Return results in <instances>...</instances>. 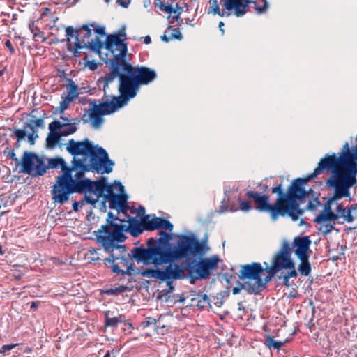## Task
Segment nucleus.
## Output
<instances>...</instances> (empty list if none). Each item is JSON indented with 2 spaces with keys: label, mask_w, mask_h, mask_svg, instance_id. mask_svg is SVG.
Returning a JSON list of instances; mask_svg holds the SVG:
<instances>
[{
  "label": "nucleus",
  "mask_w": 357,
  "mask_h": 357,
  "mask_svg": "<svg viewBox=\"0 0 357 357\" xmlns=\"http://www.w3.org/2000/svg\"><path fill=\"white\" fill-rule=\"evenodd\" d=\"M66 151L73 156L71 166L64 162L61 167L62 174L56 177L51 190L54 203L61 205L66 203L71 195L83 194L89 179L85 176L86 172L109 174L114 165L107 151L94 145L88 138L82 141L70 139L66 144Z\"/></svg>",
  "instance_id": "1"
},
{
  "label": "nucleus",
  "mask_w": 357,
  "mask_h": 357,
  "mask_svg": "<svg viewBox=\"0 0 357 357\" xmlns=\"http://www.w3.org/2000/svg\"><path fill=\"white\" fill-rule=\"evenodd\" d=\"M176 237L173 258L177 262L184 260L185 268H190L204 280L208 279L218 266V255L204 257L208 248L193 233L176 234Z\"/></svg>",
  "instance_id": "2"
},
{
  "label": "nucleus",
  "mask_w": 357,
  "mask_h": 357,
  "mask_svg": "<svg viewBox=\"0 0 357 357\" xmlns=\"http://www.w3.org/2000/svg\"><path fill=\"white\" fill-rule=\"evenodd\" d=\"M158 234L160 236L158 239L151 237L147 240V247L143 245L134 247L128 253V257L138 264H154L155 267L169 262L175 250V243H172L171 241L176 234L164 231H159Z\"/></svg>",
  "instance_id": "3"
},
{
  "label": "nucleus",
  "mask_w": 357,
  "mask_h": 357,
  "mask_svg": "<svg viewBox=\"0 0 357 357\" xmlns=\"http://www.w3.org/2000/svg\"><path fill=\"white\" fill-rule=\"evenodd\" d=\"M245 196L252 200L255 210L268 213L273 221L277 220L280 216H288L293 221H296L305 212V210L300 207V202L305 201V197L277 195V199L271 204L268 195L248 190Z\"/></svg>",
  "instance_id": "4"
},
{
  "label": "nucleus",
  "mask_w": 357,
  "mask_h": 357,
  "mask_svg": "<svg viewBox=\"0 0 357 357\" xmlns=\"http://www.w3.org/2000/svg\"><path fill=\"white\" fill-rule=\"evenodd\" d=\"M157 77L156 72L146 66H133L128 60L119 68L110 75H105L98 82L103 83V91L106 94L109 84L115 78L120 82L134 98L142 85H147Z\"/></svg>",
  "instance_id": "5"
},
{
  "label": "nucleus",
  "mask_w": 357,
  "mask_h": 357,
  "mask_svg": "<svg viewBox=\"0 0 357 357\" xmlns=\"http://www.w3.org/2000/svg\"><path fill=\"white\" fill-rule=\"evenodd\" d=\"M97 44L93 46L97 50V54L102 61L108 65L109 73L105 75H110L119 68L127 59L128 52L125 31H116L106 36L104 41L96 39Z\"/></svg>",
  "instance_id": "6"
},
{
  "label": "nucleus",
  "mask_w": 357,
  "mask_h": 357,
  "mask_svg": "<svg viewBox=\"0 0 357 357\" xmlns=\"http://www.w3.org/2000/svg\"><path fill=\"white\" fill-rule=\"evenodd\" d=\"M65 160L61 157L45 158L39 156L35 152L25 151L22 156L20 173H24L31 177H39L43 176L48 169L61 168L64 164Z\"/></svg>",
  "instance_id": "7"
},
{
  "label": "nucleus",
  "mask_w": 357,
  "mask_h": 357,
  "mask_svg": "<svg viewBox=\"0 0 357 357\" xmlns=\"http://www.w3.org/2000/svg\"><path fill=\"white\" fill-rule=\"evenodd\" d=\"M176 262L173 257L169 259V262L166 264L164 268H159L155 267L153 268H146L142 271H139L137 274L143 277L153 278L161 282H165L168 287V291L172 292L174 290L173 282L174 280H181L183 275L181 272L176 268Z\"/></svg>",
  "instance_id": "8"
},
{
  "label": "nucleus",
  "mask_w": 357,
  "mask_h": 357,
  "mask_svg": "<svg viewBox=\"0 0 357 357\" xmlns=\"http://www.w3.org/2000/svg\"><path fill=\"white\" fill-rule=\"evenodd\" d=\"M114 185H115L108 183L105 176H101L96 181L89 178L83 191L85 203L95 206L100 197L116 195L114 192Z\"/></svg>",
  "instance_id": "9"
},
{
  "label": "nucleus",
  "mask_w": 357,
  "mask_h": 357,
  "mask_svg": "<svg viewBox=\"0 0 357 357\" xmlns=\"http://www.w3.org/2000/svg\"><path fill=\"white\" fill-rule=\"evenodd\" d=\"M109 89V87L107 89V92H108ZM118 90L120 93L119 96H110L107 95V93L106 94L104 93V97L98 101V104L97 103L98 101L94 100L91 101V105L96 107L106 115L114 113L119 109L126 105L128 102L133 98L120 82L118 84Z\"/></svg>",
  "instance_id": "10"
},
{
  "label": "nucleus",
  "mask_w": 357,
  "mask_h": 357,
  "mask_svg": "<svg viewBox=\"0 0 357 357\" xmlns=\"http://www.w3.org/2000/svg\"><path fill=\"white\" fill-rule=\"evenodd\" d=\"M326 185L328 190H333V193L331 197H328L324 205L323 211L328 214H331L333 216H336V219L339 218L338 213H335L331 208L332 204L342 198H349V201H351V192L350 190H347L340 183L335 181L334 178L327 179L326 181Z\"/></svg>",
  "instance_id": "11"
},
{
  "label": "nucleus",
  "mask_w": 357,
  "mask_h": 357,
  "mask_svg": "<svg viewBox=\"0 0 357 357\" xmlns=\"http://www.w3.org/2000/svg\"><path fill=\"white\" fill-rule=\"evenodd\" d=\"M342 158V151L338 153V155L335 153H332V155L326 154L320 160L317 167L314 169L316 173L321 174L324 172H331V174L328 178L331 179L335 174L344 171V163Z\"/></svg>",
  "instance_id": "12"
},
{
  "label": "nucleus",
  "mask_w": 357,
  "mask_h": 357,
  "mask_svg": "<svg viewBox=\"0 0 357 357\" xmlns=\"http://www.w3.org/2000/svg\"><path fill=\"white\" fill-rule=\"evenodd\" d=\"M127 238L126 234L122 232L116 231L110 232L107 234H97L96 239L97 243L100 244L106 252H112L114 249H122L126 250V246L125 245H119L123 243Z\"/></svg>",
  "instance_id": "13"
},
{
  "label": "nucleus",
  "mask_w": 357,
  "mask_h": 357,
  "mask_svg": "<svg viewBox=\"0 0 357 357\" xmlns=\"http://www.w3.org/2000/svg\"><path fill=\"white\" fill-rule=\"evenodd\" d=\"M151 215H144L140 219L137 217L128 216L127 219L128 225L122 224L119 231L125 234L129 233L132 237L137 238L142 234L144 231H149L148 219Z\"/></svg>",
  "instance_id": "14"
},
{
  "label": "nucleus",
  "mask_w": 357,
  "mask_h": 357,
  "mask_svg": "<svg viewBox=\"0 0 357 357\" xmlns=\"http://www.w3.org/2000/svg\"><path fill=\"white\" fill-rule=\"evenodd\" d=\"M264 5L260 6L256 1H244V3H238L236 1H228L224 3L225 9L230 13L234 10V15L236 17L243 16L248 11V7L250 4H254L255 9L258 15L265 13L268 8V3L266 0H261Z\"/></svg>",
  "instance_id": "15"
},
{
  "label": "nucleus",
  "mask_w": 357,
  "mask_h": 357,
  "mask_svg": "<svg viewBox=\"0 0 357 357\" xmlns=\"http://www.w3.org/2000/svg\"><path fill=\"white\" fill-rule=\"evenodd\" d=\"M291 254L292 250L289 243L284 241L280 249L273 256L271 265L280 272L284 271L294 261Z\"/></svg>",
  "instance_id": "16"
},
{
  "label": "nucleus",
  "mask_w": 357,
  "mask_h": 357,
  "mask_svg": "<svg viewBox=\"0 0 357 357\" xmlns=\"http://www.w3.org/2000/svg\"><path fill=\"white\" fill-rule=\"evenodd\" d=\"M264 273V267L259 262H252L241 265L238 277L239 279L245 280H252L253 283H257L259 279V276L262 275Z\"/></svg>",
  "instance_id": "17"
},
{
  "label": "nucleus",
  "mask_w": 357,
  "mask_h": 357,
  "mask_svg": "<svg viewBox=\"0 0 357 357\" xmlns=\"http://www.w3.org/2000/svg\"><path fill=\"white\" fill-rule=\"evenodd\" d=\"M271 192L277 195L298 197V198L305 196V186L298 181V178L292 181L287 191H284L282 183H276L275 186L271 188Z\"/></svg>",
  "instance_id": "18"
},
{
  "label": "nucleus",
  "mask_w": 357,
  "mask_h": 357,
  "mask_svg": "<svg viewBox=\"0 0 357 357\" xmlns=\"http://www.w3.org/2000/svg\"><path fill=\"white\" fill-rule=\"evenodd\" d=\"M66 39L68 43L67 50L68 52H72L75 57H79L81 52L79 50L86 48L79 40V33L75 28L71 26L66 28Z\"/></svg>",
  "instance_id": "19"
},
{
  "label": "nucleus",
  "mask_w": 357,
  "mask_h": 357,
  "mask_svg": "<svg viewBox=\"0 0 357 357\" xmlns=\"http://www.w3.org/2000/svg\"><path fill=\"white\" fill-rule=\"evenodd\" d=\"M333 178L350 190L357 184V165L356 170L349 166L344 168V171L335 174Z\"/></svg>",
  "instance_id": "20"
},
{
  "label": "nucleus",
  "mask_w": 357,
  "mask_h": 357,
  "mask_svg": "<svg viewBox=\"0 0 357 357\" xmlns=\"http://www.w3.org/2000/svg\"><path fill=\"white\" fill-rule=\"evenodd\" d=\"M311 244L312 241L308 236L295 237L292 242V247L294 248V254L297 258L310 257L312 254Z\"/></svg>",
  "instance_id": "21"
},
{
  "label": "nucleus",
  "mask_w": 357,
  "mask_h": 357,
  "mask_svg": "<svg viewBox=\"0 0 357 357\" xmlns=\"http://www.w3.org/2000/svg\"><path fill=\"white\" fill-rule=\"evenodd\" d=\"M79 33V40L82 44L86 47L90 51L97 54V50H94L93 46L97 44V40L100 39L98 36L91 38L92 36V29L89 24H83L79 29H75Z\"/></svg>",
  "instance_id": "22"
},
{
  "label": "nucleus",
  "mask_w": 357,
  "mask_h": 357,
  "mask_svg": "<svg viewBox=\"0 0 357 357\" xmlns=\"http://www.w3.org/2000/svg\"><path fill=\"white\" fill-rule=\"evenodd\" d=\"M264 265L265 266L264 267V272L266 271L267 275L264 278L259 276L258 282L257 283H252L257 295L260 294V293L266 288L267 284L275 278L276 274L280 272L271 265L269 266L268 263L266 261L264 262Z\"/></svg>",
  "instance_id": "23"
},
{
  "label": "nucleus",
  "mask_w": 357,
  "mask_h": 357,
  "mask_svg": "<svg viewBox=\"0 0 357 357\" xmlns=\"http://www.w3.org/2000/svg\"><path fill=\"white\" fill-rule=\"evenodd\" d=\"M119 220V215H114L112 211L107 213L106 224L102 225L100 229L94 231L93 234L96 237L97 234H107L110 232L119 231L122 223L116 222Z\"/></svg>",
  "instance_id": "24"
},
{
  "label": "nucleus",
  "mask_w": 357,
  "mask_h": 357,
  "mask_svg": "<svg viewBox=\"0 0 357 357\" xmlns=\"http://www.w3.org/2000/svg\"><path fill=\"white\" fill-rule=\"evenodd\" d=\"M114 312L107 310L104 312V326L105 328H111L112 330L116 328L119 324H123L124 326H128L130 328H133L132 324L128 322L126 319V315L119 314L118 316L112 317Z\"/></svg>",
  "instance_id": "25"
},
{
  "label": "nucleus",
  "mask_w": 357,
  "mask_h": 357,
  "mask_svg": "<svg viewBox=\"0 0 357 357\" xmlns=\"http://www.w3.org/2000/svg\"><path fill=\"white\" fill-rule=\"evenodd\" d=\"M151 217L152 219H148L149 231H152L163 229L170 233L172 232L174 225L170 221L160 217H156L155 215H151Z\"/></svg>",
  "instance_id": "26"
},
{
  "label": "nucleus",
  "mask_w": 357,
  "mask_h": 357,
  "mask_svg": "<svg viewBox=\"0 0 357 357\" xmlns=\"http://www.w3.org/2000/svg\"><path fill=\"white\" fill-rule=\"evenodd\" d=\"M176 268L178 269V271L182 273L181 275L183 277L181 278V280L189 278L190 284H195L197 280H204L202 276L195 273L192 268H185V263L183 262H176Z\"/></svg>",
  "instance_id": "27"
},
{
  "label": "nucleus",
  "mask_w": 357,
  "mask_h": 357,
  "mask_svg": "<svg viewBox=\"0 0 357 357\" xmlns=\"http://www.w3.org/2000/svg\"><path fill=\"white\" fill-rule=\"evenodd\" d=\"M190 296H197L196 298H192V301L197 300V306L199 309L202 310L206 307H211V300L207 294H203L201 291H199L197 294L195 291H191Z\"/></svg>",
  "instance_id": "28"
},
{
  "label": "nucleus",
  "mask_w": 357,
  "mask_h": 357,
  "mask_svg": "<svg viewBox=\"0 0 357 357\" xmlns=\"http://www.w3.org/2000/svg\"><path fill=\"white\" fill-rule=\"evenodd\" d=\"M89 118L92 126L98 128L103 122V116L106 115L99 110L96 107L91 105L89 113Z\"/></svg>",
  "instance_id": "29"
},
{
  "label": "nucleus",
  "mask_w": 357,
  "mask_h": 357,
  "mask_svg": "<svg viewBox=\"0 0 357 357\" xmlns=\"http://www.w3.org/2000/svg\"><path fill=\"white\" fill-rule=\"evenodd\" d=\"M236 287L232 289V294L236 295L241 292L242 289H245L248 294L257 295L255 289L252 283L250 282H241L239 280L236 281Z\"/></svg>",
  "instance_id": "30"
},
{
  "label": "nucleus",
  "mask_w": 357,
  "mask_h": 357,
  "mask_svg": "<svg viewBox=\"0 0 357 357\" xmlns=\"http://www.w3.org/2000/svg\"><path fill=\"white\" fill-rule=\"evenodd\" d=\"M342 154L344 168L351 166V167L356 170L357 165V153L342 151Z\"/></svg>",
  "instance_id": "31"
},
{
  "label": "nucleus",
  "mask_w": 357,
  "mask_h": 357,
  "mask_svg": "<svg viewBox=\"0 0 357 357\" xmlns=\"http://www.w3.org/2000/svg\"><path fill=\"white\" fill-rule=\"evenodd\" d=\"M62 135L58 133H48L46 138V147L48 149H54L56 146L61 149L63 144L61 143Z\"/></svg>",
  "instance_id": "32"
},
{
  "label": "nucleus",
  "mask_w": 357,
  "mask_h": 357,
  "mask_svg": "<svg viewBox=\"0 0 357 357\" xmlns=\"http://www.w3.org/2000/svg\"><path fill=\"white\" fill-rule=\"evenodd\" d=\"M298 259L301 261V263L298 267V273L301 275L308 276L312 271L311 264L309 261L310 257Z\"/></svg>",
  "instance_id": "33"
},
{
  "label": "nucleus",
  "mask_w": 357,
  "mask_h": 357,
  "mask_svg": "<svg viewBox=\"0 0 357 357\" xmlns=\"http://www.w3.org/2000/svg\"><path fill=\"white\" fill-rule=\"evenodd\" d=\"M336 213H338L339 218H343L348 223L352 222L354 220V216L353 214H351L349 206L345 208L342 203L337 204Z\"/></svg>",
  "instance_id": "34"
},
{
  "label": "nucleus",
  "mask_w": 357,
  "mask_h": 357,
  "mask_svg": "<svg viewBox=\"0 0 357 357\" xmlns=\"http://www.w3.org/2000/svg\"><path fill=\"white\" fill-rule=\"evenodd\" d=\"M8 129L13 131L10 135V137L17 139V142L15 143V147L17 149L19 148L20 146V142L24 139L26 136V131H25L24 129H17L15 128Z\"/></svg>",
  "instance_id": "35"
},
{
  "label": "nucleus",
  "mask_w": 357,
  "mask_h": 357,
  "mask_svg": "<svg viewBox=\"0 0 357 357\" xmlns=\"http://www.w3.org/2000/svg\"><path fill=\"white\" fill-rule=\"evenodd\" d=\"M126 266L127 268L126 271H124L120 268L119 264H114L112 266V271L116 274H121L123 277H124L126 275H131L135 271L134 264L132 263H130Z\"/></svg>",
  "instance_id": "36"
},
{
  "label": "nucleus",
  "mask_w": 357,
  "mask_h": 357,
  "mask_svg": "<svg viewBox=\"0 0 357 357\" xmlns=\"http://www.w3.org/2000/svg\"><path fill=\"white\" fill-rule=\"evenodd\" d=\"M25 131L28 129V132H26V136L28 138V142L31 145H33L35 144L36 139L38 138V135L37 130L33 128L30 124H24L23 128Z\"/></svg>",
  "instance_id": "37"
},
{
  "label": "nucleus",
  "mask_w": 357,
  "mask_h": 357,
  "mask_svg": "<svg viewBox=\"0 0 357 357\" xmlns=\"http://www.w3.org/2000/svg\"><path fill=\"white\" fill-rule=\"evenodd\" d=\"M114 184L118 188L119 193L117 195H118V197H119L120 204H128V196L126 193L124 186L123 185L121 182H120L119 181H114Z\"/></svg>",
  "instance_id": "38"
},
{
  "label": "nucleus",
  "mask_w": 357,
  "mask_h": 357,
  "mask_svg": "<svg viewBox=\"0 0 357 357\" xmlns=\"http://www.w3.org/2000/svg\"><path fill=\"white\" fill-rule=\"evenodd\" d=\"M336 216H333L331 214H328L321 211L314 219V222L317 224H321L327 222H334L336 220Z\"/></svg>",
  "instance_id": "39"
},
{
  "label": "nucleus",
  "mask_w": 357,
  "mask_h": 357,
  "mask_svg": "<svg viewBox=\"0 0 357 357\" xmlns=\"http://www.w3.org/2000/svg\"><path fill=\"white\" fill-rule=\"evenodd\" d=\"M157 324H158V320L156 319L153 318V317H146L145 319V320L141 323V326L143 328H146L149 326L153 325L154 326V331L158 334H159L160 333L159 329H160V326L159 325H157ZM165 327V326L162 325L161 326V328H164Z\"/></svg>",
  "instance_id": "40"
},
{
  "label": "nucleus",
  "mask_w": 357,
  "mask_h": 357,
  "mask_svg": "<svg viewBox=\"0 0 357 357\" xmlns=\"http://www.w3.org/2000/svg\"><path fill=\"white\" fill-rule=\"evenodd\" d=\"M265 344L270 349L279 350L285 343V342L277 341L273 337L268 335L265 340Z\"/></svg>",
  "instance_id": "41"
},
{
  "label": "nucleus",
  "mask_w": 357,
  "mask_h": 357,
  "mask_svg": "<svg viewBox=\"0 0 357 357\" xmlns=\"http://www.w3.org/2000/svg\"><path fill=\"white\" fill-rule=\"evenodd\" d=\"M67 81L68 84L66 85V87L68 91V96L75 99L79 95V92L77 91L78 86L72 79L68 78L67 79Z\"/></svg>",
  "instance_id": "42"
},
{
  "label": "nucleus",
  "mask_w": 357,
  "mask_h": 357,
  "mask_svg": "<svg viewBox=\"0 0 357 357\" xmlns=\"http://www.w3.org/2000/svg\"><path fill=\"white\" fill-rule=\"evenodd\" d=\"M211 4L208 13H211L213 15H218L220 17L229 16L231 15V13L220 10L218 0H213Z\"/></svg>",
  "instance_id": "43"
},
{
  "label": "nucleus",
  "mask_w": 357,
  "mask_h": 357,
  "mask_svg": "<svg viewBox=\"0 0 357 357\" xmlns=\"http://www.w3.org/2000/svg\"><path fill=\"white\" fill-rule=\"evenodd\" d=\"M65 126V123L54 120L49 124V133H58L61 135V128H64Z\"/></svg>",
  "instance_id": "44"
},
{
  "label": "nucleus",
  "mask_w": 357,
  "mask_h": 357,
  "mask_svg": "<svg viewBox=\"0 0 357 357\" xmlns=\"http://www.w3.org/2000/svg\"><path fill=\"white\" fill-rule=\"evenodd\" d=\"M129 290V288L126 285H119L116 288L107 289L103 291V293L108 296H117L121 293L126 292Z\"/></svg>",
  "instance_id": "45"
},
{
  "label": "nucleus",
  "mask_w": 357,
  "mask_h": 357,
  "mask_svg": "<svg viewBox=\"0 0 357 357\" xmlns=\"http://www.w3.org/2000/svg\"><path fill=\"white\" fill-rule=\"evenodd\" d=\"M76 122H73L71 123H66L64 128H61V135L62 137H66L71 134L75 133L77 130V128L75 126Z\"/></svg>",
  "instance_id": "46"
},
{
  "label": "nucleus",
  "mask_w": 357,
  "mask_h": 357,
  "mask_svg": "<svg viewBox=\"0 0 357 357\" xmlns=\"http://www.w3.org/2000/svg\"><path fill=\"white\" fill-rule=\"evenodd\" d=\"M110 209L116 210L117 207L119 206V197L118 195H112V196L106 197Z\"/></svg>",
  "instance_id": "47"
},
{
  "label": "nucleus",
  "mask_w": 357,
  "mask_h": 357,
  "mask_svg": "<svg viewBox=\"0 0 357 357\" xmlns=\"http://www.w3.org/2000/svg\"><path fill=\"white\" fill-rule=\"evenodd\" d=\"M90 26L93 28V30L97 34L96 36H98L99 38H100V37H106V36H107V33H106L105 31V26L97 25L96 22L90 23Z\"/></svg>",
  "instance_id": "48"
},
{
  "label": "nucleus",
  "mask_w": 357,
  "mask_h": 357,
  "mask_svg": "<svg viewBox=\"0 0 357 357\" xmlns=\"http://www.w3.org/2000/svg\"><path fill=\"white\" fill-rule=\"evenodd\" d=\"M109 253V256L104 259V264L107 268H109L112 270V266L114 264H118L116 263V261L119 260L120 257L114 255L112 252Z\"/></svg>",
  "instance_id": "49"
},
{
  "label": "nucleus",
  "mask_w": 357,
  "mask_h": 357,
  "mask_svg": "<svg viewBox=\"0 0 357 357\" xmlns=\"http://www.w3.org/2000/svg\"><path fill=\"white\" fill-rule=\"evenodd\" d=\"M154 5L155 7H158L160 10L165 13L168 11H173L171 4H165L161 0H154Z\"/></svg>",
  "instance_id": "50"
},
{
  "label": "nucleus",
  "mask_w": 357,
  "mask_h": 357,
  "mask_svg": "<svg viewBox=\"0 0 357 357\" xmlns=\"http://www.w3.org/2000/svg\"><path fill=\"white\" fill-rule=\"evenodd\" d=\"M285 270L288 271L286 275L289 279L291 278H297L298 271L296 269V264L294 261L290 264V266L287 267Z\"/></svg>",
  "instance_id": "51"
},
{
  "label": "nucleus",
  "mask_w": 357,
  "mask_h": 357,
  "mask_svg": "<svg viewBox=\"0 0 357 357\" xmlns=\"http://www.w3.org/2000/svg\"><path fill=\"white\" fill-rule=\"evenodd\" d=\"M225 198L222 201V205L219 207V212L220 213H225L228 211L229 210L232 212H235L238 211V208L235 206V204H231V205H225Z\"/></svg>",
  "instance_id": "52"
},
{
  "label": "nucleus",
  "mask_w": 357,
  "mask_h": 357,
  "mask_svg": "<svg viewBox=\"0 0 357 357\" xmlns=\"http://www.w3.org/2000/svg\"><path fill=\"white\" fill-rule=\"evenodd\" d=\"M62 100L60 102V105L61 106L62 110H66L68 108L69 104L74 100L72 97L68 96H65L63 93L62 94Z\"/></svg>",
  "instance_id": "53"
},
{
  "label": "nucleus",
  "mask_w": 357,
  "mask_h": 357,
  "mask_svg": "<svg viewBox=\"0 0 357 357\" xmlns=\"http://www.w3.org/2000/svg\"><path fill=\"white\" fill-rule=\"evenodd\" d=\"M85 54V56L82 59L83 61L84 62L85 66L92 71L96 70L98 68V63H96L94 60H88L87 54Z\"/></svg>",
  "instance_id": "54"
},
{
  "label": "nucleus",
  "mask_w": 357,
  "mask_h": 357,
  "mask_svg": "<svg viewBox=\"0 0 357 357\" xmlns=\"http://www.w3.org/2000/svg\"><path fill=\"white\" fill-rule=\"evenodd\" d=\"M129 208L130 206L128 205V204H120L119 206L117 207L116 208L117 214L119 215L121 213L128 219V216H130L128 213V211L129 210Z\"/></svg>",
  "instance_id": "55"
},
{
  "label": "nucleus",
  "mask_w": 357,
  "mask_h": 357,
  "mask_svg": "<svg viewBox=\"0 0 357 357\" xmlns=\"http://www.w3.org/2000/svg\"><path fill=\"white\" fill-rule=\"evenodd\" d=\"M3 154L4 155H6V157L9 159H11L12 160H14L17 162V166H18V162H21V160H19L17 158H16V155L15 153V151L13 149H10L9 148H6L4 149L3 151Z\"/></svg>",
  "instance_id": "56"
},
{
  "label": "nucleus",
  "mask_w": 357,
  "mask_h": 357,
  "mask_svg": "<svg viewBox=\"0 0 357 357\" xmlns=\"http://www.w3.org/2000/svg\"><path fill=\"white\" fill-rule=\"evenodd\" d=\"M318 175H319V174H317L316 173V170L314 169L313 173H312L311 174L307 176L306 177H305V178H298V181H299V182L301 183V184L303 186H305V184H307L309 181H310L311 180H312L314 178H316Z\"/></svg>",
  "instance_id": "57"
},
{
  "label": "nucleus",
  "mask_w": 357,
  "mask_h": 357,
  "mask_svg": "<svg viewBox=\"0 0 357 357\" xmlns=\"http://www.w3.org/2000/svg\"><path fill=\"white\" fill-rule=\"evenodd\" d=\"M318 175H319V174H317L316 173V170L314 169L313 173H312L311 174L307 176L306 177H305V178H298V181H299V182L301 183V184L303 186H305V184H307L309 181H310L311 180H312L314 178H316Z\"/></svg>",
  "instance_id": "58"
},
{
  "label": "nucleus",
  "mask_w": 357,
  "mask_h": 357,
  "mask_svg": "<svg viewBox=\"0 0 357 357\" xmlns=\"http://www.w3.org/2000/svg\"><path fill=\"white\" fill-rule=\"evenodd\" d=\"M24 124H30L33 126V128L36 129V128H43L44 127V121L43 119H31L28 122L24 123Z\"/></svg>",
  "instance_id": "59"
},
{
  "label": "nucleus",
  "mask_w": 357,
  "mask_h": 357,
  "mask_svg": "<svg viewBox=\"0 0 357 357\" xmlns=\"http://www.w3.org/2000/svg\"><path fill=\"white\" fill-rule=\"evenodd\" d=\"M238 201L241 211L247 212L252 209V206L248 201L243 200L241 198H239Z\"/></svg>",
  "instance_id": "60"
},
{
  "label": "nucleus",
  "mask_w": 357,
  "mask_h": 357,
  "mask_svg": "<svg viewBox=\"0 0 357 357\" xmlns=\"http://www.w3.org/2000/svg\"><path fill=\"white\" fill-rule=\"evenodd\" d=\"M169 29H172L171 38L181 40L183 38L182 33L179 29L174 28L172 26H169Z\"/></svg>",
  "instance_id": "61"
},
{
  "label": "nucleus",
  "mask_w": 357,
  "mask_h": 357,
  "mask_svg": "<svg viewBox=\"0 0 357 357\" xmlns=\"http://www.w3.org/2000/svg\"><path fill=\"white\" fill-rule=\"evenodd\" d=\"M335 223L328 224L326 223L321 228H319V231H321L324 235H327L330 234L333 229L335 228Z\"/></svg>",
  "instance_id": "62"
},
{
  "label": "nucleus",
  "mask_w": 357,
  "mask_h": 357,
  "mask_svg": "<svg viewBox=\"0 0 357 357\" xmlns=\"http://www.w3.org/2000/svg\"><path fill=\"white\" fill-rule=\"evenodd\" d=\"M172 9L173 10V11H168V12H165L166 13H168V14H176V13H178V15H181L182 12H183V8L181 6H180L178 5V3H176L175 7H173L172 6Z\"/></svg>",
  "instance_id": "63"
},
{
  "label": "nucleus",
  "mask_w": 357,
  "mask_h": 357,
  "mask_svg": "<svg viewBox=\"0 0 357 357\" xmlns=\"http://www.w3.org/2000/svg\"><path fill=\"white\" fill-rule=\"evenodd\" d=\"M33 37V40L35 41H38L40 39H41L42 42H44L45 40V38H44V32L43 31H37L36 33H34Z\"/></svg>",
  "instance_id": "64"
}]
</instances>
